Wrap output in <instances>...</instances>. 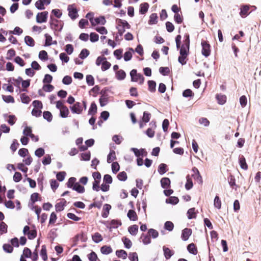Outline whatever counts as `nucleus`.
I'll list each match as a JSON object with an SVG mask.
<instances>
[{
    "mask_svg": "<svg viewBox=\"0 0 261 261\" xmlns=\"http://www.w3.org/2000/svg\"><path fill=\"white\" fill-rule=\"evenodd\" d=\"M76 180V178L74 177L69 178L67 182L66 183L67 187L69 188L73 189V187L75 184Z\"/></svg>",
    "mask_w": 261,
    "mask_h": 261,
    "instance_id": "nucleus-39",
    "label": "nucleus"
},
{
    "mask_svg": "<svg viewBox=\"0 0 261 261\" xmlns=\"http://www.w3.org/2000/svg\"><path fill=\"white\" fill-rule=\"evenodd\" d=\"M122 240L124 243L125 248L129 249L132 247V243L129 239L126 237H123L122 238Z\"/></svg>",
    "mask_w": 261,
    "mask_h": 261,
    "instance_id": "nucleus-44",
    "label": "nucleus"
},
{
    "mask_svg": "<svg viewBox=\"0 0 261 261\" xmlns=\"http://www.w3.org/2000/svg\"><path fill=\"white\" fill-rule=\"evenodd\" d=\"M214 206L218 209H220L221 207V201L219 198V197L217 195L216 196L214 199Z\"/></svg>",
    "mask_w": 261,
    "mask_h": 261,
    "instance_id": "nucleus-50",
    "label": "nucleus"
},
{
    "mask_svg": "<svg viewBox=\"0 0 261 261\" xmlns=\"http://www.w3.org/2000/svg\"><path fill=\"white\" fill-rule=\"evenodd\" d=\"M186 179L187 182L185 185V188L187 190H189L193 187V182L192 179L189 175L187 176Z\"/></svg>",
    "mask_w": 261,
    "mask_h": 261,
    "instance_id": "nucleus-33",
    "label": "nucleus"
},
{
    "mask_svg": "<svg viewBox=\"0 0 261 261\" xmlns=\"http://www.w3.org/2000/svg\"><path fill=\"white\" fill-rule=\"evenodd\" d=\"M128 231L132 236H136L138 231V226L135 224L129 226Z\"/></svg>",
    "mask_w": 261,
    "mask_h": 261,
    "instance_id": "nucleus-21",
    "label": "nucleus"
},
{
    "mask_svg": "<svg viewBox=\"0 0 261 261\" xmlns=\"http://www.w3.org/2000/svg\"><path fill=\"white\" fill-rule=\"evenodd\" d=\"M59 57L60 59L63 62L67 63L69 60V57L65 53H61L59 55Z\"/></svg>",
    "mask_w": 261,
    "mask_h": 261,
    "instance_id": "nucleus-58",
    "label": "nucleus"
},
{
    "mask_svg": "<svg viewBox=\"0 0 261 261\" xmlns=\"http://www.w3.org/2000/svg\"><path fill=\"white\" fill-rule=\"evenodd\" d=\"M181 36L178 35L175 38L176 48L179 49L180 47V56L178 57V61L182 65L186 64V59L189 52L190 48V36L188 34H186L184 37L183 43L180 47Z\"/></svg>",
    "mask_w": 261,
    "mask_h": 261,
    "instance_id": "nucleus-1",
    "label": "nucleus"
},
{
    "mask_svg": "<svg viewBox=\"0 0 261 261\" xmlns=\"http://www.w3.org/2000/svg\"><path fill=\"white\" fill-rule=\"evenodd\" d=\"M56 107L57 109L60 110V115L62 118H66L69 113V111L68 108L65 106L62 101L59 100L56 102Z\"/></svg>",
    "mask_w": 261,
    "mask_h": 261,
    "instance_id": "nucleus-2",
    "label": "nucleus"
},
{
    "mask_svg": "<svg viewBox=\"0 0 261 261\" xmlns=\"http://www.w3.org/2000/svg\"><path fill=\"white\" fill-rule=\"evenodd\" d=\"M182 96L184 97H190L194 96V93L191 89H187L182 92Z\"/></svg>",
    "mask_w": 261,
    "mask_h": 261,
    "instance_id": "nucleus-53",
    "label": "nucleus"
},
{
    "mask_svg": "<svg viewBox=\"0 0 261 261\" xmlns=\"http://www.w3.org/2000/svg\"><path fill=\"white\" fill-rule=\"evenodd\" d=\"M100 251L103 254H109L112 252L113 250L110 246L105 245L101 247Z\"/></svg>",
    "mask_w": 261,
    "mask_h": 261,
    "instance_id": "nucleus-18",
    "label": "nucleus"
},
{
    "mask_svg": "<svg viewBox=\"0 0 261 261\" xmlns=\"http://www.w3.org/2000/svg\"><path fill=\"white\" fill-rule=\"evenodd\" d=\"M70 109L73 114H80L83 112L82 104L80 102H76L72 106L70 107Z\"/></svg>",
    "mask_w": 261,
    "mask_h": 261,
    "instance_id": "nucleus-7",
    "label": "nucleus"
},
{
    "mask_svg": "<svg viewBox=\"0 0 261 261\" xmlns=\"http://www.w3.org/2000/svg\"><path fill=\"white\" fill-rule=\"evenodd\" d=\"M131 81L135 82H139L142 85L144 82V77L141 73H138L136 69H133L130 72Z\"/></svg>",
    "mask_w": 261,
    "mask_h": 261,
    "instance_id": "nucleus-3",
    "label": "nucleus"
},
{
    "mask_svg": "<svg viewBox=\"0 0 261 261\" xmlns=\"http://www.w3.org/2000/svg\"><path fill=\"white\" fill-rule=\"evenodd\" d=\"M43 82L44 83V85L43 86L42 89L39 90L38 93L40 96H44L45 95L43 91L45 92H49V74H46L45 75Z\"/></svg>",
    "mask_w": 261,
    "mask_h": 261,
    "instance_id": "nucleus-5",
    "label": "nucleus"
},
{
    "mask_svg": "<svg viewBox=\"0 0 261 261\" xmlns=\"http://www.w3.org/2000/svg\"><path fill=\"white\" fill-rule=\"evenodd\" d=\"M49 0H38L35 3V7L37 9L43 10L45 9L44 5H48Z\"/></svg>",
    "mask_w": 261,
    "mask_h": 261,
    "instance_id": "nucleus-14",
    "label": "nucleus"
},
{
    "mask_svg": "<svg viewBox=\"0 0 261 261\" xmlns=\"http://www.w3.org/2000/svg\"><path fill=\"white\" fill-rule=\"evenodd\" d=\"M116 159V154L114 150H111L107 156V162L111 163Z\"/></svg>",
    "mask_w": 261,
    "mask_h": 261,
    "instance_id": "nucleus-32",
    "label": "nucleus"
},
{
    "mask_svg": "<svg viewBox=\"0 0 261 261\" xmlns=\"http://www.w3.org/2000/svg\"><path fill=\"white\" fill-rule=\"evenodd\" d=\"M158 15L156 13H152L149 17V23L150 24H156L158 22Z\"/></svg>",
    "mask_w": 261,
    "mask_h": 261,
    "instance_id": "nucleus-35",
    "label": "nucleus"
},
{
    "mask_svg": "<svg viewBox=\"0 0 261 261\" xmlns=\"http://www.w3.org/2000/svg\"><path fill=\"white\" fill-rule=\"evenodd\" d=\"M239 164L242 169L244 170H247L248 169V165L244 156L242 155L239 158Z\"/></svg>",
    "mask_w": 261,
    "mask_h": 261,
    "instance_id": "nucleus-19",
    "label": "nucleus"
},
{
    "mask_svg": "<svg viewBox=\"0 0 261 261\" xmlns=\"http://www.w3.org/2000/svg\"><path fill=\"white\" fill-rule=\"evenodd\" d=\"M40 255L42 257V258L46 261L47 259V255L46 253V249L44 245L42 246V248L40 252Z\"/></svg>",
    "mask_w": 261,
    "mask_h": 261,
    "instance_id": "nucleus-42",
    "label": "nucleus"
},
{
    "mask_svg": "<svg viewBox=\"0 0 261 261\" xmlns=\"http://www.w3.org/2000/svg\"><path fill=\"white\" fill-rule=\"evenodd\" d=\"M111 66V64L110 62L107 61L105 60L104 62H102V65H101V70L102 71H106L109 69Z\"/></svg>",
    "mask_w": 261,
    "mask_h": 261,
    "instance_id": "nucleus-60",
    "label": "nucleus"
},
{
    "mask_svg": "<svg viewBox=\"0 0 261 261\" xmlns=\"http://www.w3.org/2000/svg\"><path fill=\"white\" fill-rule=\"evenodd\" d=\"M48 15L47 11H44L38 13L36 16V21L38 23H42L46 21Z\"/></svg>",
    "mask_w": 261,
    "mask_h": 261,
    "instance_id": "nucleus-8",
    "label": "nucleus"
},
{
    "mask_svg": "<svg viewBox=\"0 0 261 261\" xmlns=\"http://www.w3.org/2000/svg\"><path fill=\"white\" fill-rule=\"evenodd\" d=\"M39 58L40 60L46 61L48 59L47 53L45 50H41L39 52Z\"/></svg>",
    "mask_w": 261,
    "mask_h": 261,
    "instance_id": "nucleus-45",
    "label": "nucleus"
},
{
    "mask_svg": "<svg viewBox=\"0 0 261 261\" xmlns=\"http://www.w3.org/2000/svg\"><path fill=\"white\" fill-rule=\"evenodd\" d=\"M130 150L133 151L135 155L138 158L140 156H146L147 154L145 149L143 148L138 149L136 148H131Z\"/></svg>",
    "mask_w": 261,
    "mask_h": 261,
    "instance_id": "nucleus-10",
    "label": "nucleus"
},
{
    "mask_svg": "<svg viewBox=\"0 0 261 261\" xmlns=\"http://www.w3.org/2000/svg\"><path fill=\"white\" fill-rule=\"evenodd\" d=\"M159 71L162 75H167L169 73L170 70L168 67H161L159 69Z\"/></svg>",
    "mask_w": 261,
    "mask_h": 261,
    "instance_id": "nucleus-54",
    "label": "nucleus"
},
{
    "mask_svg": "<svg viewBox=\"0 0 261 261\" xmlns=\"http://www.w3.org/2000/svg\"><path fill=\"white\" fill-rule=\"evenodd\" d=\"M24 41L26 44L29 46L33 47L35 45V41L33 38L29 36H26L24 38Z\"/></svg>",
    "mask_w": 261,
    "mask_h": 261,
    "instance_id": "nucleus-26",
    "label": "nucleus"
},
{
    "mask_svg": "<svg viewBox=\"0 0 261 261\" xmlns=\"http://www.w3.org/2000/svg\"><path fill=\"white\" fill-rule=\"evenodd\" d=\"M81 155L82 160L87 161L90 159L91 154L89 151L82 153Z\"/></svg>",
    "mask_w": 261,
    "mask_h": 261,
    "instance_id": "nucleus-62",
    "label": "nucleus"
},
{
    "mask_svg": "<svg viewBox=\"0 0 261 261\" xmlns=\"http://www.w3.org/2000/svg\"><path fill=\"white\" fill-rule=\"evenodd\" d=\"M163 251L164 257L166 259H169L174 254V251L173 250H171L165 246L163 247Z\"/></svg>",
    "mask_w": 261,
    "mask_h": 261,
    "instance_id": "nucleus-9",
    "label": "nucleus"
},
{
    "mask_svg": "<svg viewBox=\"0 0 261 261\" xmlns=\"http://www.w3.org/2000/svg\"><path fill=\"white\" fill-rule=\"evenodd\" d=\"M121 224L122 223L120 220L114 219L110 221L109 225H107V227L111 230L112 228H118Z\"/></svg>",
    "mask_w": 261,
    "mask_h": 261,
    "instance_id": "nucleus-12",
    "label": "nucleus"
},
{
    "mask_svg": "<svg viewBox=\"0 0 261 261\" xmlns=\"http://www.w3.org/2000/svg\"><path fill=\"white\" fill-rule=\"evenodd\" d=\"M120 166L117 162H113L112 164V170L114 173H116L119 170Z\"/></svg>",
    "mask_w": 261,
    "mask_h": 261,
    "instance_id": "nucleus-61",
    "label": "nucleus"
},
{
    "mask_svg": "<svg viewBox=\"0 0 261 261\" xmlns=\"http://www.w3.org/2000/svg\"><path fill=\"white\" fill-rule=\"evenodd\" d=\"M128 258L131 261H138V256L136 252L130 253L128 255Z\"/></svg>",
    "mask_w": 261,
    "mask_h": 261,
    "instance_id": "nucleus-63",
    "label": "nucleus"
},
{
    "mask_svg": "<svg viewBox=\"0 0 261 261\" xmlns=\"http://www.w3.org/2000/svg\"><path fill=\"white\" fill-rule=\"evenodd\" d=\"M192 176L194 178V179L197 181V182L199 184H202L203 182L202 178L200 173L197 174H193Z\"/></svg>",
    "mask_w": 261,
    "mask_h": 261,
    "instance_id": "nucleus-55",
    "label": "nucleus"
},
{
    "mask_svg": "<svg viewBox=\"0 0 261 261\" xmlns=\"http://www.w3.org/2000/svg\"><path fill=\"white\" fill-rule=\"evenodd\" d=\"M132 52H134V49L132 48H129V50L124 53V60L125 61L127 62L131 60L132 58Z\"/></svg>",
    "mask_w": 261,
    "mask_h": 261,
    "instance_id": "nucleus-23",
    "label": "nucleus"
},
{
    "mask_svg": "<svg viewBox=\"0 0 261 261\" xmlns=\"http://www.w3.org/2000/svg\"><path fill=\"white\" fill-rule=\"evenodd\" d=\"M126 76V73L125 71L122 69L118 70L116 73V77L118 80H123Z\"/></svg>",
    "mask_w": 261,
    "mask_h": 261,
    "instance_id": "nucleus-25",
    "label": "nucleus"
},
{
    "mask_svg": "<svg viewBox=\"0 0 261 261\" xmlns=\"http://www.w3.org/2000/svg\"><path fill=\"white\" fill-rule=\"evenodd\" d=\"M116 255L119 258L125 259L127 257V254L124 250H118L116 251Z\"/></svg>",
    "mask_w": 261,
    "mask_h": 261,
    "instance_id": "nucleus-30",
    "label": "nucleus"
},
{
    "mask_svg": "<svg viewBox=\"0 0 261 261\" xmlns=\"http://www.w3.org/2000/svg\"><path fill=\"white\" fill-rule=\"evenodd\" d=\"M187 250L189 253L196 255L197 253V250L195 245L194 243H191L187 246Z\"/></svg>",
    "mask_w": 261,
    "mask_h": 261,
    "instance_id": "nucleus-17",
    "label": "nucleus"
},
{
    "mask_svg": "<svg viewBox=\"0 0 261 261\" xmlns=\"http://www.w3.org/2000/svg\"><path fill=\"white\" fill-rule=\"evenodd\" d=\"M2 98L3 100L7 103L14 102V99L13 97L11 95H3Z\"/></svg>",
    "mask_w": 261,
    "mask_h": 261,
    "instance_id": "nucleus-46",
    "label": "nucleus"
},
{
    "mask_svg": "<svg viewBox=\"0 0 261 261\" xmlns=\"http://www.w3.org/2000/svg\"><path fill=\"white\" fill-rule=\"evenodd\" d=\"M86 82L89 86H93L94 84V79L92 75H87L86 76Z\"/></svg>",
    "mask_w": 261,
    "mask_h": 261,
    "instance_id": "nucleus-57",
    "label": "nucleus"
},
{
    "mask_svg": "<svg viewBox=\"0 0 261 261\" xmlns=\"http://www.w3.org/2000/svg\"><path fill=\"white\" fill-rule=\"evenodd\" d=\"M99 103L101 107H104L105 106L108 102V98L107 97V96L105 95H102L100 98H99Z\"/></svg>",
    "mask_w": 261,
    "mask_h": 261,
    "instance_id": "nucleus-38",
    "label": "nucleus"
},
{
    "mask_svg": "<svg viewBox=\"0 0 261 261\" xmlns=\"http://www.w3.org/2000/svg\"><path fill=\"white\" fill-rule=\"evenodd\" d=\"M66 174V173L65 171L58 172L56 175L57 180L59 181H63L65 179Z\"/></svg>",
    "mask_w": 261,
    "mask_h": 261,
    "instance_id": "nucleus-43",
    "label": "nucleus"
},
{
    "mask_svg": "<svg viewBox=\"0 0 261 261\" xmlns=\"http://www.w3.org/2000/svg\"><path fill=\"white\" fill-rule=\"evenodd\" d=\"M127 217L132 221H136L137 220V215L135 211L130 210L127 213Z\"/></svg>",
    "mask_w": 261,
    "mask_h": 261,
    "instance_id": "nucleus-27",
    "label": "nucleus"
},
{
    "mask_svg": "<svg viewBox=\"0 0 261 261\" xmlns=\"http://www.w3.org/2000/svg\"><path fill=\"white\" fill-rule=\"evenodd\" d=\"M179 201V199L177 197L171 196L169 198L166 199V202L167 203H170L172 204H176Z\"/></svg>",
    "mask_w": 261,
    "mask_h": 261,
    "instance_id": "nucleus-34",
    "label": "nucleus"
},
{
    "mask_svg": "<svg viewBox=\"0 0 261 261\" xmlns=\"http://www.w3.org/2000/svg\"><path fill=\"white\" fill-rule=\"evenodd\" d=\"M92 240L95 243H98L102 240V237L99 233L95 232L92 235Z\"/></svg>",
    "mask_w": 261,
    "mask_h": 261,
    "instance_id": "nucleus-31",
    "label": "nucleus"
},
{
    "mask_svg": "<svg viewBox=\"0 0 261 261\" xmlns=\"http://www.w3.org/2000/svg\"><path fill=\"white\" fill-rule=\"evenodd\" d=\"M148 233L153 239H155L159 236L158 231L153 228L149 229Z\"/></svg>",
    "mask_w": 261,
    "mask_h": 261,
    "instance_id": "nucleus-51",
    "label": "nucleus"
},
{
    "mask_svg": "<svg viewBox=\"0 0 261 261\" xmlns=\"http://www.w3.org/2000/svg\"><path fill=\"white\" fill-rule=\"evenodd\" d=\"M191 234L192 229L189 228H186L182 230L181 238L184 241H187Z\"/></svg>",
    "mask_w": 261,
    "mask_h": 261,
    "instance_id": "nucleus-11",
    "label": "nucleus"
},
{
    "mask_svg": "<svg viewBox=\"0 0 261 261\" xmlns=\"http://www.w3.org/2000/svg\"><path fill=\"white\" fill-rule=\"evenodd\" d=\"M201 45L202 47V54L205 57H207L210 56L211 53L210 45L207 43V41L205 40H202Z\"/></svg>",
    "mask_w": 261,
    "mask_h": 261,
    "instance_id": "nucleus-6",
    "label": "nucleus"
},
{
    "mask_svg": "<svg viewBox=\"0 0 261 261\" xmlns=\"http://www.w3.org/2000/svg\"><path fill=\"white\" fill-rule=\"evenodd\" d=\"M4 250L7 253H11L13 250L12 246L9 244H5L3 246Z\"/></svg>",
    "mask_w": 261,
    "mask_h": 261,
    "instance_id": "nucleus-56",
    "label": "nucleus"
},
{
    "mask_svg": "<svg viewBox=\"0 0 261 261\" xmlns=\"http://www.w3.org/2000/svg\"><path fill=\"white\" fill-rule=\"evenodd\" d=\"M216 98L218 100V102L220 105H224L226 101V96L225 95L217 94L216 95Z\"/></svg>",
    "mask_w": 261,
    "mask_h": 261,
    "instance_id": "nucleus-28",
    "label": "nucleus"
},
{
    "mask_svg": "<svg viewBox=\"0 0 261 261\" xmlns=\"http://www.w3.org/2000/svg\"><path fill=\"white\" fill-rule=\"evenodd\" d=\"M117 178L119 180L124 181L127 179V174L124 171L120 172L117 175Z\"/></svg>",
    "mask_w": 261,
    "mask_h": 261,
    "instance_id": "nucleus-48",
    "label": "nucleus"
},
{
    "mask_svg": "<svg viewBox=\"0 0 261 261\" xmlns=\"http://www.w3.org/2000/svg\"><path fill=\"white\" fill-rule=\"evenodd\" d=\"M188 218L189 219H192L196 218V213L195 208H190L187 212Z\"/></svg>",
    "mask_w": 261,
    "mask_h": 261,
    "instance_id": "nucleus-37",
    "label": "nucleus"
},
{
    "mask_svg": "<svg viewBox=\"0 0 261 261\" xmlns=\"http://www.w3.org/2000/svg\"><path fill=\"white\" fill-rule=\"evenodd\" d=\"M249 6L248 5H243L241 7L240 15L241 17L245 18L249 15Z\"/></svg>",
    "mask_w": 261,
    "mask_h": 261,
    "instance_id": "nucleus-13",
    "label": "nucleus"
},
{
    "mask_svg": "<svg viewBox=\"0 0 261 261\" xmlns=\"http://www.w3.org/2000/svg\"><path fill=\"white\" fill-rule=\"evenodd\" d=\"M99 36L95 33H91L90 34V40L92 42H95L98 40Z\"/></svg>",
    "mask_w": 261,
    "mask_h": 261,
    "instance_id": "nucleus-59",
    "label": "nucleus"
},
{
    "mask_svg": "<svg viewBox=\"0 0 261 261\" xmlns=\"http://www.w3.org/2000/svg\"><path fill=\"white\" fill-rule=\"evenodd\" d=\"M89 55V51L87 49L84 48L83 49L80 55H79V58L81 59H84L86 58H87Z\"/></svg>",
    "mask_w": 261,
    "mask_h": 261,
    "instance_id": "nucleus-40",
    "label": "nucleus"
},
{
    "mask_svg": "<svg viewBox=\"0 0 261 261\" xmlns=\"http://www.w3.org/2000/svg\"><path fill=\"white\" fill-rule=\"evenodd\" d=\"M72 189L79 193H83L85 192V188L78 182L74 184Z\"/></svg>",
    "mask_w": 261,
    "mask_h": 261,
    "instance_id": "nucleus-20",
    "label": "nucleus"
},
{
    "mask_svg": "<svg viewBox=\"0 0 261 261\" xmlns=\"http://www.w3.org/2000/svg\"><path fill=\"white\" fill-rule=\"evenodd\" d=\"M111 205H110L109 204H105L103 207V210H102V212L101 214V216L105 218H107L109 214V212H110V210H111Z\"/></svg>",
    "mask_w": 261,
    "mask_h": 261,
    "instance_id": "nucleus-15",
    "label": "nucleus"
},
{
    "mask_svg": "<svg viewBox=\"0 0 261 261\" xmlns=\"http://www.w3.org/2000/svg\"><path fill=\"white\" fill-rule=\"evenodd\" d=\"M167 166L164 163L161 164L159 166L158 172L161 175H163L167 171Z\"/></svg>",
    "mask_w": 261,
    "mask_h": 261,
    "instance_id": "nucleus-29",
    "label": "nucleus"
},
{
    "mask_svg": "<svg viewBox=\"0 0 261 261\" xmlns=\"http://www.w3.org/2000/svg\"><path fill=\"white\" fill-rule=\"evenodd\" d=\"M68 16L72 20H75L78 16V11L75 4L69 5L68 6Z\"/></svg>",
    "mask_w": 261,
    "mask_h": 261,
    "instance_id": "nucleus-4",
    "label": "nucleus"
},
{
    "mask_svg": "<svg viewBox=\"0 0 261 261\" xmlns=\"http://www.w3.org/2000/svg\"><path fill=\"white\" fill-rule=\"evenodd\" d=\"M161 186L164 189H167L170 187V180L168 177H163L161 179Z\"/></svg>",
    "mask_w": 261,
    "mask_h": 261,
    "instance_id": "nucleus-16",
    "label": "nucleus"
},
{
    "mask_svg": "<svg viewBox=\"0 0 261 261\" xmlns=\"http://www.w3.org/2000/svg\"><path fill=\"white\" fill-rule=\"evenodd\" d=\"M62 82L65 85H69L72 82V78L70 76L66 75L63 77Z\"/></svg>",
    "mask_w": 261,
    "mask_h": 261,
    "instance_id": "nucleus-64",
    "label": "nucleus"
},
{
    "mask_svg": "<svg viewBox=\"0 0 261 261\" xmlns=\"http://www.w3.org/2000/svg\"><path fill=\"white\" fill-rule=\"evenodd\" d=\"M97 112V106L94 102L91 103L88 111L89 115H93Z\"/></svg>",
    "mask_w": 261,
    "mask_h": 261,
    "instance_id": "nucleus-22",
    "label": "nucleus"
},
{
    "mask_svg": "<svg viewBox=\"0 0 261 261\" xmlns=\"http://www.w3.org/2000/svg\"><path fill=\"white\" fill-rule=\"evenodd\" d=\"M164 228L166 230L171 231L173 229L174 224L171 221H167L165 223Z\"/></svg>",
    "mask_w": 261,
    "mask_h": 261,
    "instance_id": "nucleus-49",
    "label": "nucleus"
},
{
    "mask_svg": "<svg viewBox=\"0 0 261 261\" xmlns=\"http://www.w3.org/2000/svg\"><path fill=\"white\" fill-rule=\"evenodd\" d=\"M148 89L151 92H154L156 90V83L154 81H148Z\"/></svg>",
    "mask_w": 261,
    "mask_h": 261,
    "instance_id": "nucleus-36",
    "label": "nucleus"
},
{
    "mask_svg": "<svg viewBox=\"0 0 261 261\" xmlns=\"http://www.w3.org/2000/svg\"><path fill=\"white\" fill-rule=\"evenodd\" d=\"M20 96L22 103L27 104L31 100L30 97L24 93L21 94Z\"/></svg>",
    "mask_w": 261,
    "mask_h": 261,
    "instance_id": "nucleus-47",
    "label": "nucleus"
},
{
    "mask_svg": "<svg viewBox=\"0 0 261 261\" xmlns=\"http://www.w3.org/2000/svg\"><path fill=\"white\" fill-rule=\"evenodd\" d=\"M149 5L147 3H144L140 5V13L142 14L146 13L148 9Z\"/></svg>",
    "mask_w": 261,
    "mask_h": 261,
    "instance_id": "nucleus-24",
    "label": "nucleus"
},
{
    "mask_svg": "<svg viewBox=\"0 0 261 261\" xmlns=\"http://www.w3.org/2000/svg\"><path fill=\"white\" fill-rule=\"evenodd\" d=\"M141 239H142L143 243L145 245H147L150 243L151 239L149 236L145 235L143 233L141 237Z\"/></svg>",
    "mask_w": 261,
    "mask_h": 261,
    "instance_id": "nucleus-41",
    "label": "nucleus"
},
{
    "mask_svg": "<svg viewBox=\"0 0 261 261\" xmlns=\"http://www.w3.org/2000/svg\"><path fill=\"white\" fill-rule=\"evenodd\" d=\"M150 116L151 114L149 112H144L142 117V121L145 122V123L148 122L150 120Z\"/></svg>",
    "mask_w": 261,
    "mask_h": 261,
    "instance_id": "nucleus-52",
    "label": "nucleus"
}]
</instances>
